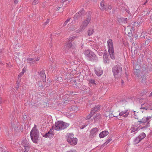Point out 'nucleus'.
<instances>
[{"label": "nucleus", "instance_id": "69168bd1", "mask_svg": "<svg viewBox=\"0 0 152 152\" xmlns=\"http://www.w3.org/2000/svg\"><path fill=\"white\" fill-rule=\"evenodd\" d=\"M61 8V7H58L57 8V10L58 11L59 10V9H60V8Z\"/></svg>", "mask_w": 152, "mask_h": 152}, {"label": "nucleus", "instance_id": "680f3d73", "mask_svg": "<svg viewBox=\"0 0 152 152\" xmlns=\"http://www.w3.org/2000/svg\"><path fill=\"white\" fill-rule=\"evenodd\" d=\"M145 80V78L143 77L142 79V81L143 82Z\"/></svg>", "mask_w": 152, "mask_h": 152}, {"label": "nucleus", "instance_id": "052dcab7", "mask_svg": "<svg viewBox=\"0 0 152 152\" xmlns=\"http://www.w3.org/2000/svg\"><path fill=\"white\" fill-rule=\"evenodd\" d=\"M25 71H26L25 69L23 68V70H22V72H23V73H24V72H25Z\"/></svg>", "mask_w": 152, "mask_h": 152}, {"label": "nucleus", "instance_id": "f704fd0d", "mask_svg": "<svg viewBox=\"0 0 152 152\" xmlns=\"http://www.w3.org/2000/svg\"><path fill=\"white\" fill-rule=\"evenodd\" d=\"M71 18H68L64 22L63 24V26H66L69 22L70 21Z\"/></svg>", "mask_w": 152, "mask_h": 152}, {"label": "nucleus", "instance_id": "dca6fc26", "mask_svg": "<svg viewBox=\"0 0 152 152\" xmlns=\"http://www.w3.org/2000/svg\"><path fill=\"white\" fill-rule=\"evenodd\" d=\"M146 136L145 134L144 133H142L136 139L135 141L137 142V143L139 142L140 141L145 137Z\"/></svg>", "mask_w": 152, "mask_h": 152}, {"label": "nucleus", "instance_id": "0eeeda50", "mask_svg": "<svg viewBox=\"0 0 152 152\" xmlns=\"http://www.w3.org/2000/svg\"><path fill=\"white\" fill-rule=\"evenodd\" d=\"M30 136L32 141L34 143H37L38 138V130L33 131V130H31L30 132Z\"/></svg>", "mask_w": 152, "mask_h": 152}, {"label": "nucleus", "instance_id": "09e8293b", "mask_svg": "<svg viewBox=\"0 0 152 152\" xmlns=\"http://www.w3.org/2000/svg\"><path fill=\"white\" fill-rule=\"evenodd\" d=\"M37 126L36 125H34V127L31 130H33V131H35L36 130H38L36 129Z\"/></svg>", "mask_w": 152, "mask_h": 152}, {"label": "nucleus", "instance_id": "1a4fd4ad", "mask_svg": "<svg viewBox=\"0 0 152 152\" xmlns=\"http://www.w3.org/2000/svg\"><path fill=\"white\" fill-rule=\"evenodd\" d=\"M100 8L102 10L107 11L110 10L112 8V7L110 5L108 6H106L105 5V1L103 0L100 3Z\"/></svg>", "mask_w": 152, "mask_h": 152}, {"label": "nucleus", "instance_id": "aec40b11", "mask_svg": "<svg viewBox=\"0 0 152 152\" xmlns=\"http://www.w3.org/2000/svg\"><path fill=\"white\" fill-rule=\"evenodd\" d=\"M109 134L108 131H103L101 132L99 134V136L101 138L104 137Z\"/></svg>", "mask_w": 152, "mask_h": 152}, {"label": "nucleus", "instance_id": "f3484780", "mask_svg": "<svg viewBox=\"0 0 152 152\" xmlns=\"http://www.w3.org/2000/svg\"><path fill=\"white\" fill-rule=\"evenodd\" d=\"M94 71L96 75L98 76H100L103 73V71L100 68H95Z\"/></svg>", "mask_w": 152, "mask_h": 152}, {"label": "nucleus", "instance_id": "393cba45", "mask_svg": "<svg viewBox=\"0 0 152 152\" xmlns=\"http://www.w3.org/2000/svg\"><path fill=\"white\" fill-rule=\"evenodd\" d=\"M100 107V106L99 105H97L94 108H92L91 112L94 113V114L95 112L98 111V110L99 109Z\"/></svg>", "mask_w": 152, "mask_h": 152}, {"label": "nucleus", "instance_id": "a878e982", "mask_svg": "<svg viewBox=\"0 0 152 152\" xmlns=\"http://www.w3.org/2000/svg\"><path fill=\"white\" fill-rule=\"evenodd\" d=\"M71 0H61V2L63 4H64V3H65L64 4L65 5H66L67 4H69V2L71 1Z\"/></svg>", "mask_w": 152, "mask_h": 152}, {"label": "nucleus", "instance_id": "a19ab883", "mask_svg": "<svg viewBox=\"0 0 152 152\" xmlns=\"http://www.w3.org/2000/svg\"><path fill=\"white\" fill-rule=\"evenodd\" d=\"M72 44L71 42H69L67 44V46L69 48H70L72 47Z\"/></svg>", "mask_w": 152, "mask_h": 152}, {"label": "nucleus", "instance_id": "c85d7f7f", "mask_svg": "<svg viewBox=\"0 0 152 152\" xmlns=\"http://www.w3.org/2000/svg\"><path fill=\"white\" fill-rule=\"evenodd\" d=\"M94 114V113L91 112L90 114L86 117V119H89Z\"/></svg>", "mask_w": 152, "mask_h": 152}, {"label": "nucleus", "instance_id": "9d476101", "mask_svg": "<svg viewBox=\"0 0 152 152\" xmlns=\"http://www.w3.org/2000/svg\"><path fill=\"white\" fill-rule=\"evenodd\" d=\"M67 142L71 145H73L76 144L77 142V139L75 138L71 137L68 136L67 139Z\"/></svg>", "mask_w": 152, "mask_h": 152}, {"label": "nucleus", "instance_id": "4be33fe9", "mask_svg": "<svg viewBox=\"0 0 152 152\" xmlns=\"http://www.w3.org/2000/svg\"><path fill=\"white\" fill-rule=\"evenodd\" d=\"M51 130L50 129V131H49L48 133L45 134L44 135V137H52L53 136L54 134L52 133L51 132Z\"/></svg>", "mask_w": 152, "mask_h": 152}, {"label": "nucleus", "instance_id": "ea45409f", "mask_svg": "<svg viewBox=\"0 0 152 152\" xmlns=\"http://www.w3.org/2000/svg\"><path fill=\"white\" fill-rule=\"evenodd\" d=\"M12 126H13L14 128V129L15 130H18V125H17V126H15V124H12Z\"/></svg>", "mask_w": 152, "mask_h": 152}, {"label": "nucleus", "instance_id": "7ed1b4c3", "mask_svg": "<svg viewBox=\"0 0 152 152\" xmlns=\"http://www.w3.org/2000/svg\"><path fill=\"white\" fill-rule=\"evenodd\" d=\"M108 52L111 58L112 59H115L114 53L113 45V43L112 39H109L107 42Z\"/></svg>", "mask_w": 152, "mask_h": 152}, {"label": "nucleus", "instance_id": "0e129e2a", "mask_svg": "<svg viewBox=\"0 0 152 152\" xmlns=\"http://www.w3.org/2000/svg\"><path fill=\"white\" fill-rule=\"evenodd\" d=\"M147 1H147V0L146 1H145L144 3V4H144V5H145V4H146V3H147Z\"/></svg>", "mask_w": 152, "mask_h": 152}, {"label": "nucleus", "instance_id": "49530a36", "mask_svg": "<svg viewBox=\"0 0 152 152\" xmlns=\"http://www.w3.org/2000/svg\"><path fill=\"white\" fill-rule=\"evenodd\" d=\"M112 140V139H109L107 140L104 144H106V145H107Z\"/></svg>", "mask_w": 152, "mask_h": 152}, {"label": "nucleus", "instance_id": "f03ea898", "mask_svg": "<svg viewBox=\"0 0 152 152\" xmlns=\"http://www.w3.org/2000/svg\"><path fill=\"white\" fill-rule=\"evenodd\" d=\"M152 118V116H148L146 117H144L143 118H142V119L140 120V121H137V122H139V124H145V123H146L145 125L141 128V129H145L149 127L150 126V119Z\"/></svg>", "mask_w": 152, "mask_h": 152}, {"label": "nucleus", "instance_id": "8fccbe9b", "mask_svg": "<svg viewBox=\"0 0 152 152\" xmlns=\"http://www.w3.org/2000/svg\"><path fill=\"white\" fill-rule=\"evenodd\" d=\"M90 82L92 84H95V80H91L90 81Z\"/></svg>", "mask_w": 152, "mask_h": 152}, {"label": "nucleus", "instance_id": "4d7b16f0", "mask_svg": "<svg viewBox=\"0 0 152 152\" xmlns=\"http://www.w3.org/2000/svg\"><path fill=\"white\" fill-rule=\"evenodd\" d=\"M18 1V0H14V3L15 4H17Z\"/></svg>", "mask_w": 152, "mask_h": 152}, {"label": "nucleus", "instance_id": "473e14b6", "mask_svg": "<svg viewBox=\"0 0 152 152\" xmlns=\"http://www.w3.org/2000/svg\"><path fill=\"white\" fill-rule=\"evenodd\" d=\"M94 32V31L93 29L89 30L88 31V36H90V35H91Z\"/></svg>", "mask_w": 152, "mask_h": 152}, {"label": "nucleus", "instance_id": "13d9d810", "mask_svg": "<svg viewBox=\"0 0 152 152\" xmlns=\"http://www.w3.org/2000/svg\"><path fill=\"white\" fill-rule=\"evenodd\" d=\"M68 62V60H65V61H64V63L65 64H67V63Z\"/></svg>", "mask_w": 152, "mask_h": 152}, {"label": "nucleus", "instance_id": "6e6552de", "mask_svg": "<svg viewBox=\"0 0 152 152\" xmlns=\"http://www.w3.org/2000/svg\"><path fill=\"white\" fill-rule=\"evenodd\" d=\"M152 64L148 62H145L142 65V69L146 72L151 71L152 70Z\"/></svg>", "mask_w": 152, "mask_h": 152}, {"label": "nucleus", "instance_id": "6ab92c4d", "mask_svg": "<svg viewBox=\"0 0 152 152\" xmlns=\"http://www.w3.org/2000/svg\"><path fill=\"white\" fill-rule=\"evenodd\" d=\"M39 75L42 78L43 81L44 82H46V77L45 74V70H42L40 72Z\"/></svg>", "mask_w": 152, "mask_h": 152}, {"label": "nucleus", "instance_id": "864d4df0", "mask_svg": "<svg viewBox=\"0 0 152 152\" xmlns=\"http://www.w3.org/2000/svg\"><path fill=\"white\" fill-rule=\"evenodd\" d=\"M75 27H70V28H69V30L73 31V30H74L75 29Z\"/></svg>", "mask_w": 152, "mask_h": 152}, {"label": "nucleus", "instance_id": "338daca9", "mask_svg": "<svg viewBox=\"0 0 152 152\" xmlns=\"http://www.w3.org/2000/svg\"><path fill=\"white\" fill-rule=\"evenodd\" d=\"M121 83H122V84H123L124 83V81L123 80H122L121 81Z\"/></svg>", "mask_w": 152, "mask_h": 152}, {"label": "nucleus", "instance_id": "b1692460", "mask_svg": "<svg viewBox=\"0 0 152 152\" xmlns=\"http://www.w3.org/2000/svg\"><path fill=\"white\" fill-rule=\"evenodd\" d=\"M61 128H62V130L64 129L67 127H68L69 126V124L66 123H65L64 122H63V121H61Z\"/></svg>", "mask_w": 152, "mask_h": 152}, {"label": "nucleus", "instance_id": "79ce46f5", "mask_svg": "<svg viewBox=\"0 0 152 152\" xmlns=\"http://www.w3.org/2000/svg\"><path fill=\"white\" fill-rule=\"evenodd\" d=\"M133 113H134V115L136 117H137L139 115V113L138 112H137L136 111H133Z\"/></svg>", "mask_w": 152, "mask_h": 152}, {"label": "nucleus", "instance_id": "c9c22d12", "mask_svg": "<svg viewBox=\"0 0 152 152\" xmlns=\"http://www.w3.org/2000/svg\"><path fill=\"white\" fill-rule=\"evenodd\" d=\"M39 2L38 0H34L32 4L33 5L37 4Z\"/></svg>", "mask_w": 152, "mask_h": 152}, {"label": "nucleus", "instance_id": "603ef678", "mask_svg": "<svg viewBox=\"0 0 152 152\" xmlns=\"http://www.w3.org/2000/svg\"><path fill=\"white\" fill-rule=\"evenodd\" d=\"M87 125H83L82 126H81L80 127V129H83L85 127H86V126Z\"/></svg>", "mask_w": 152, "mask_h": 152}, {"label": "nucleus", "instance_id": "f8f14e48", "mask_svg": "<svg viewBox=\"0 0 152 152\" xmlns=\"http://www.w3.org/2000/svg\"><path fill=\"white\" fill-rule=\"evenodd\" d=\"M98 132V129L97 128H94L90 131V137L91 138L94 137Z\"/></svg>", "mask_w": 152, "mask_h": 152}, {"label": "nucleus", "instance_id": "5fc2aeb1", "mask_svg": "<svg viewBox=\"0 0 152 152\" xmlns=\"http://www.w3.org/2000/svg\"><path fill=\"white\" fill-rule=\"evenodd\" d=\"M73 134L72 133H69V136H68L71 137L73 138Z\"/></svg>", "mask_w": 152, "mask_h": 152}, {"label": "nucleus", "instance_id": "3c124183", "mask_svg": "<svg viewBox=\"0 0 152 152\" xmlns=\"http://www.w3.org/2000/svg\"><path fill=\"white\" fill-rule=\"evenodd\" d=\"M24 73H23V72H21V73H20L19 75H18V77H21L22 75L24 74Z\"/></svg>", "mask_w": 152, "mask_h": 152}, {"label": "nucleus", "instance_id": "7c9ffc66", "mask_svg": "<svg viewBox=\"0 0 152 152\" xmlns=\"http://www.w3.org/2000/svg\"><path fill=\"white\" fill-rule=\"evenodd\" d=\"M108 57V56L107 55L105 54L103 55V58L104 60V63H107V59Z\"/></svg>", "mask_w": 152, "mask_h": 152}, {"label": "nucleus", "instance_id": "37998d69", "mask_svg": "<svg viewBox=\"0 0 152 152\" xmlns=\"http://www.w3.org/2000/svg\"><path fill=\"white\" fill-rule=\"evenodd\" d=\"M75 38L74 36H70L69 38V41H71V42L73 41L74 39Z\"/></svg>", "mask_w": 152, "mask_h": 152}, {"label": "nucleus", "instance_id": "58836bf2", "mask_svg": "<svg viewBox=\"0 0 152 152\" xmlns=\"http://www.w3.org/2000/svg\"><path fill=\"white\" fill-rule=\"evenodd\" d=\"M126 11L129 14L132 15V14L133 13V12H132V11H131V12H130V10L129 9H126Z\"/></svg>", "mask_w": 152, "mask_h": 152}, {"label": "nucleus", "instance_id": "4c0bfd02", "mask_svg": "<svg viewBox=\"0 0 152 152\" xmlns=\"http://www.w3.org/2000/svg\"><path fill=\"white\" fill-rule=\"evenodd\" d=\"M19 54H20V53H18L17 52H15L14 53V56H16V58H19Z\"/></svg>", "mask_w": 152, "mask_h": 152}, {"label": "nucleus", "instance_id": "20e7f679", "mask_svg": "<svg viewBox=\"0 0 152 152\" xmlns=\"http://www.w3.org/2000/svg\"><path fill=\"white\" fill-rule=\"evenodd\" d=\"M122 68L121 66H116L113 69V72L115 78L120 77L121 76Z\"/></svg>", "mask_w": 152, "mask_h": 152}, {"label": "nucleus", "instance_id": "a211bd4d", "mask_svg": "<svg viewBox=\"0 0 152 152\" xmlns=\"http://www.w3.org/2000/svg\"><path fill=\"white\" fill-rule=\"evenodd\" d=\"M84 13V11L83 10H81L79 12L77 13L76 14L74 17V18L75 19H76L77 18H78L79 17H80L81 16L83 15Z\"/></svg>", "mask_w": 152, "mask_h": 152}, {"label": "nucleus", "instance_id": "9b49d317", "mask_svg": "<svg viewBox=\"0 0 152 152\" xmlns=\"http://www.w3.org/2000/svg\"><path fill=\"white\" fill-rule=\"evenodd\" d=\"M39 57L37 56L36 58H28L27 59V62L29 63L30 65H32L35 63L36 61H39Z\"/></svg>", "mask_w": 152, "mask_h": 152}, {"label": "nucleus", "instance_id": "c03bdc74", "mask_svg": "<svg viewBox=\"0 0 152 152\" xmlns=\"http://www.w3.org/2000/svg\"><path fill=\"white\" fill-rule=\"evenodd\" d=\"M150 39H148L147 40H146L145 42V45H148L149 43V40Z\"/></svg>", "mask_w": 152, "mask_h": 152}, {"label": "nucleus", "instance_id": "2eb2a0df", "mask_svg": "<svg viewBox=\"0 0 152 152\" xmlns=\"http://www.w3.org/2000/svg\"><path fill=\"white\" fill-rule=\"evenodd\" d=\"M131 18H121L118 19V21L119 23L123 24L124 23H126Z\"/></svg>", "mask_w": 152, "mask_h": 152}, {"label": "nucleus", "instance_id": "a18cd8bd", "mask_svg": "<svg viewBox=\"0 0 152 152\" xmlns=\"http://www.w3.org/2000/svg\"><path fill=\"white\" fill-rule=\"evenodd\" d=\"M49 21H50V19H47L46 20V21L44 23V25H46L47 24H48L49 22Z\"/></svg>", "mask_w": 152, "mask_h": 152}, {"label": "nucleus", "instance_id": "6e6d98bb", "mask_svg": "<svg viewBox=\"0 0 152 152\" xmlns=\"http://www.w3.org/2000/svg\"><path fill=\"white\" fill-rule=\"evenodd\" d=\"M19 83H17V85H16V88H19Z\"/></svg>", "mask_w": 152, "mask_h": 152}, {"label": "nucleus", "instance_id": "e2e57ef3", "mask_svg": "<svg viewBox=\"0 0 152 152\" xmlns=\"http://www.w3.org/2000/svg\"><path fill=\"white\" fill-rule=\"evenodd\" d=\"M152 96V91L150 93V95H149V97H151Z\"/></svg>", "mask_w": 152, "mask_h": 152}, {"label": "nucleus", "instance_id": "774afa93", "mask_svg": "<svg viewBox=\"0 0 152 152\" xmlns=\"http://www.w3.org/2000/svg\"><path fill=\"white\" fill-rule=\"evenodd\" d=\"M63 10L62 9L61 11L60 12H62L63 11Z\"/></svg>", "mask_w": 152, "mask_h": 152}, {"label": "nucleus", "instance_id": "bb28decb", "mask_svg": "<svg viewBox=\"0 0 152 152\" xmlns=\"http://www.w3.org/2000/svg\"><path fill=\"white\" fill-rule=\"evenodd\" d=\"M120 112L118 111L117 112H113V113L114 117H117L118 116L120 115Z\"/></svg>", "mask_w": 152, "mask_h": 152}, {"label": "nucleus", "instance_id": "ddd939ff", "mask_svg": "<svg viewBox=\"0 0 152 152\" xmlns=\"http://www.w3.org/2000/svg\"><path fill=\"white\" fill-rule=\"evenodd\" d=\"M54 129L56 130H62L61 121H58L55 123Z\"/></svg>", "mask_w": 152, "mask_h": 152}, {"label": "nucleus", "instance_id": "39448f33", "mask_svg": "<svg viewBox=\"0 0 152 152\" xmlns=\"http://www.w3.org/2000/svg\"><path fill=\"white\" fill-rule=\"evenodd\" d=\"M84 53L85 56L88 57L89 60L94 61V59H96V55L91 50H86L84 52Z\"/></svg>", "mask_w": 152, "mask_h": 152}, {"label": "nucleus", "instance_id": "2f4dec72", "mask_svg": "<svg viewBox=\"0 0 152 152\" xmlns=\"http://www.w3.org/2000/svg\"><path fill=\"white\" fill-rule=\"evenodd\" d=\"M106 114H105V115L106 116V117H107L108 116H107V115H108V116H109V117H114V116L113 115V113H111V114H109V113L108 112H106Z\"/></svg>", "mask_w": 152, "mask_h": 152}, {"label": "nucleus", "instance_id": "5701e85b", "mask_svg": "<svg viewBox=\"0 0 152 152\" xmlns=\"http://www.w3.org/2000/svg\"><path fill=\"white\" fill-rule=\"evenodd\" d=\"M129 114V112L127 111H122L120 113V116H122L124 117H126L128 116Z\"/></svg>", "mask_w": 152, "mask_h": 152}, {"label": "nucleus", "instance_id": "412c9836", "mask_svg": "<svg viewBox=\"0 0 152 152\" xmlns=\"http://www.w3.org/2000/svg\"><path fill=\"white\" fill-rule=\"evenodd\" d=\"M95 121H99L101 118V115L99 113H97L93 117Z\"/></svg>", "mask_w": 152, "mask_h": 152}, {"label": "nucleus", "instance_id": "bf43d9fd", "mask_svg": "<svg viewBox=\"0 0 152 152\" xmlns=\"http://www.w3.org/2000/svg\"><path fill=\"white\" fill-rule=\"evenodd\" d=\"M67 152H75V150H73L70 151H67Z\"/></svg>", "mask_w": 152, "mask_h": 152}, {"label": "nucleus", "instance_id": "f257e3e1", "mask_svg": "<svg viewBox=\"0 0 152 152\" xmlns=\"http://www.w3.org/2000/svg\"><path fill=\"white\" fill-rule=\"evenodd\" d=\"M85 18L86 19L83 22L79 29L76 31L77 33L82 31L86 28L89 23L90 22L91 20V17L90 15H88L87 17H85Z\"/></svg>", "mask_w": 152, "mask_h": 152}, {"label": "nucleus", "instance_id": "e433bc0d", "mask_svg": "<svg viewBox=\"0 0 152 152\" xmlns=\"http://www.w3.org/2000/svg\"><path fill=\"white\" fill-rule=\"evenodd\" d=\"M27 115H24L23 116V120L26 121L27 120Z\"/></svg>", "mask_w": 152, "mask_h": 152}, {"label": "nucleus", "instance_id": "cd10ccee", "mask_svg": "<svg viewBox=\"0 0 152 152\" xmlns=\"http://www.w3.org/2000/svg\"><path fill=\"white\" fill-rule=\"evenodd\" d=\"M134 74L137 75V76L138 77L140 75V70H134Z\"/></svg>", "mask_w": 152, "mask_h": 152}, {"label": "nucleus", "instance_id": "72a5a7b5", "mask_svg": "<svg viewBox=\"0 0 152 152\" xmlns=\"http://www.w3.org/2000/svg\"><path fill=\"white\" fill-rule=\"evenodd\" d=\"M129 28H127V29H125V33H128V34H129V36H131V35H132L130 33V32H129L128 31V28H129V30H130V31H131L130 28L129 27Z\"/></svg>", "mask_w": 152, "mask_h": 152}, {"label": "nucleus", "instance_id": "4468645a", "mask_svg": "<svg viewBox=\"0 0 152 152\" xmlns=\"http://www.w3.org/2000/svg\"><path fill=\"white\" fill-rule=\"evenodd\" d=\"M139 129V128L138 127H137L135 126H132L130 129L131 135H134L137 132Z\"/></svg>", "mask_w": 152, "mask_h": 152}, {"label": "nucleus", "instance_id": "c756f323", "mask_svg": "<svg viewBox=\"0 0 152 152\" xmlns=\"http://www.w3.org/2000/svg\"><path fill=\"white\" fill-rule=\"evenodd\" d=\"M140 68V66L139 64L135 65L134 66V70H139Z\"/></svg>", "mask_w": 152, "mask_h": 152}, {"label": "nucleus", "instance_id": "423d86ee", "mask_svg": "<svg viewBox=\"0 0 152 152\" xmlns=\"http://www.w3.org/2000/svg\"><path fill=\"white\" fill-rule=\"evenodd\" d=\"M21 145L24 148H23L24 152H28L29 150L30 145L28 140L26 139H24L21 142Z\"/></svg>", "mask_w": 152, "mask_h": 152}, {"label": "nucleus", "instance_id": "de8ad7c7", "mask_svg": "<svg viewBox=\"0 0 152 152\" xmlns=\"http://www.w3.org/2000/svg\"><path fill=\"white\" fill-rule=\"evenodd\" d=\"M135 9L133 7H131L130 9V12H131V11H132V12H134L135 11Z\"/></svg>", "mask_w": 152, "mask_h": 152}]
</instances>
